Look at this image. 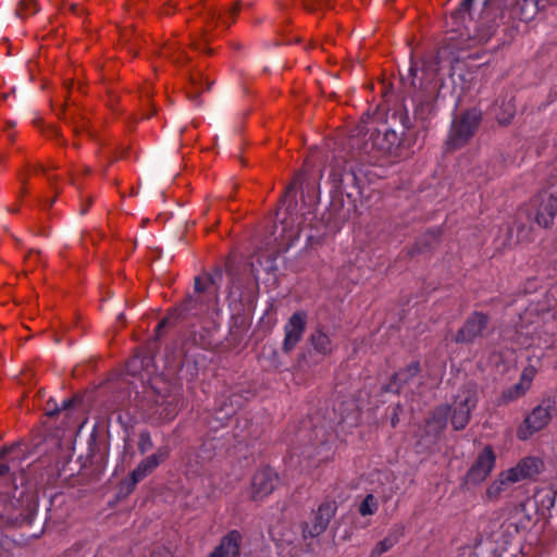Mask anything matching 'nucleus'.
Instances as JSON below:
<instances>
[{"label":"nucleus","mask_w":557,"mask_h":557,"mask_svg":"<svg viewBox=\"0 0 557 557\" xmlns=\"http://www.w3.org/2000/svg\"><path fill=\"white\" fill-rule=\"evenodd\" d=\"M540 314L537 308L530 306L519 315V322L515 325L513 334H518L517 343L521 347H529L541 338V334H553L545 327V317Z\"/></svg>","instance_id":"obj_1"},{"label":"nucleus","mask_w":557,"mask_h":557,"mask_svg":"<svg viewBox=\"0 0 557 557\" xmlns=\"http://www.w3.org/2000/svg\"><path fill=\"white\" fill-rule=\"evenodd\" d=\"M437 65L428 66L425 63L422 67V79L424 83H420L421 90L417 92L412 101L416 106V115L421 120H425L434 108V101L438 92V81L436 79Z\"/></svg>","instance_id":"obj_2"},{"label":"nucleus","mask_w":557,"mask_h":557,"mask_svg":"<svg viewBox=\"0 0 557 557\" xmlns=\"http://www.w3.org/2000/svg\"><path fill=\"white\" fill-rule=\"evenodd\" d=\"M478 404V392L473 384L465 385L449 407L450 421L455 430H463Z\"/></svg>","instance_id":"obj_3"},{"label":"nucleus","mask_w":557,"mask_h":557,"mask_svg":"<svg viewBox=\"0 0 557 557\" xmlns=\"http://www.w3.org/2000/svg\"><path fill=\"white\" fill-rule=\"evenodd\" d=\"M481 122V112L476 109L466 111L453 122L448 146L453 149L463 146L476 131Z\"/></svg>","instance_id":"obj_4"},{"label":"nucleus","mask_w":557,"mask_h":557,"mask_svg":"<svg viewBox=\"0 0 557 557\" xmlns=\"http://www.w3.org/2000/svg\"><path fill=\"white\" fill-rule=\"evenodd\" d=\"M552 420V406L541 404L524 418L518 428L517 436L521 441L529 440L535 433L542 431Z\"/></svg>","instance_id":"obj_5"},{"label":"nucleus","mask_w":557,"mask_h":557,"mask_svg":"<svg viewBox=\"0 0 557 557\" xmlns=\"http://www.w3.org/2000/svg\"><path fill=\"white\" fill-rule=\"evenodd\" d=\"M531 208L534 210L536 223L548 227L557 213V193L555 190H543L531 200Z\"/></svg>","instance_id":"obj_6"},{"label":"nucleus","mask_w":557,"mask_h":557,"mask_svg":"<svg viewBox=\"0 0 557 557\" xmlns=\"http://www.w3.org/2000/svg\"><path fill=\"white\" fill-rule=\"evenodd\" d=\"M170 455L168 446L160 447L154 454L143 459L125 480L128 492L133 491L137 483L151 474Z\"/></svg>","instance_id":"obj_7"},{"label":"nucleus","mask_w":557,"mask_h":557,"mask_svg":"<svg viewBox=\"0 0 557 557\" xmlns=\"http://www.w3.org/2000/svg\"><path fill=\"white\" fill-rule=\"evenodd\" d=\"M329 180L337 193L345 194L349 198L360 194L359 182L351 165L332 166Z\"/></svg>","instance_id":"obj_8"},{"label":"nucleus","mask_w":557,"mask_h":557,"mask_svg":"<svg viewBox=\"0 0 557 557\" xmlns=\"http://www.w3.org/2000/svg\"><path fill=\"white\" fill-rule=\"evenodd\" d=\"M278 482L277 473L269 467L258 469L250 484V497L252 500H262L268 497L276 487Z\"/></svg>","instance_id":"obj_9"},{"label":"nucleus","mask_w":557,"mask_h":557,"mask_svg":"<svg viewBox=\"0 0 557 557\" xmlns=\"http://www.w3.org/2000/svg\"><path fill=\"white\" fill-rule=\"evenodd\" d=\"M488 324V317L482 312L471 313L457 331L454 341L457 344H471L480 337Z\"/></svg>","instance_id":"obj_10"},{"label":"nucleus","mask_w":557,"mask_h":557,"mask_svg":"<svg viewBox=\"0 0 557 557\" xmlns=\"http://www.w3.org/2000/svg\"><path fill=\"white\" fill-rule=\"evenodd\" d=\"M307 313L305 311H296L290 315L284 325V341L282 349L285 354H289L302 338L307 325Z\"/></svg>","instance_id":"obj_11"},{"label":"nucleus","mask_w":557,"mask_h":557,"mask_svg":"<svg viewBox=\"0 0 557 557\" xmlns=\"http://www.w3.org/2000/svg\"><path fill=\"white\" fill-rule=\"evenodd\" d=\"M496 455L491 446H485L476 456L467 472V481L472 484L482 483L495 467Z\"/></svg>","instance_id":"obj_12"},{"label":"nucleus","mask_w":557,"mask_h":557,"mask_svg":"<svg viewBox=\"0 0 557 557\" xmlns=\"http://www.w3.org/2000/svg\"><path fill=\"white\" fill-rule=\"evenodd\" d=\"M335 510L336 507L333 503L321 504L310 520L305 522L302 528L304 537H315L322 534L335 515Z\"/></svg>","instance_id":"obj_13"},{"label":"nucleus","mask_w":557,"mask_h":557,"mask_svg":"<svg viewBox=\"0 0 557 557\" xmlns=\"http://www.w3.org/2000/svg\"><path fill=\"white\" fill-rule=\"evenodd\" d=\"M449 416V406L436 407L425 420L424 433L429 443H435L436 438L444 431Z\"/></svg>","instance_id":"obj_14"},{"label":"nucleus","mask_w":557,"mask_h":557,"mask_svg":"<svg viewBox=\"0 0 557 557\" xmlns=\"http://www.w3.org/2000/svg\"><path fill=\"white\" fill-rule=\"evenodd\" d=\"M242 542L243 534L238 530H232L221 539L208 557H239Z\"/></svg>","instance_id":"obj_15"},{"label":"nucleus","mask_w":557,"mask_h":557,"mask_svg":"<svg viewBox=\"0 0 557 557\" xmlns=\"http://www.w3.org/2000/svg\"><path fill=\"white\" fill-rule=\"evenodd\" d=\"M222 281V271L214 270L213 273H205L195 277V292L205 294L208 300H216L218 292Z\"/></svg>","instance_id":"obj_16"},{"label":"nucleus","mask_w":557,"mask_h":557,"mask_svg":"<svg viewBox=\"0 0 557 557\" xmlns=\"http://www.w3.org/2000/svg\"><path fill=\"white\" fill-rule=\"evenodd\" d=\"M372 148L382 154H392L399 146L398 134L388 127L371 134Z\"/></svg>","instance_id":"obj_17"},{"label":"nucleus","mask_w":557,"mask_h":557,"mask_svg":"<svg viewBox=\"0 0 557 557\" xmlns=\"http://www.w3.org/2000/svg\"><path fill=\"white\" fill-rule=\"evenodd\" d=\"M543 460L539 457L529 456L521 459L516 467L507 470V474L511 475L513 481L519 482L523 479L531 478L541 472Z\"/></svg>","instance_id":"obj_18"},{"label":"nucleus","mask_w":557,"mask_h":557,"mask_svg":"<svg viewBox=\"0 0 557 557\" xmlns=\"http://www.w3.org/2000/svg\"><path fill=\"white\" fill-rule=\"evenodd\" d=\"M403 535L404 527L400 524L393 525L388 530L386 536L375 544L369 557H382L383 554L391 550L399 542Z\"/></svg>","instance_id":"obj_19"},{"label":"nucleus","mask_w":557,"mask_h":557,"mask_svg":"<svg viewBox=\"0 0 557 557\" xmlns=\"http://www.w3.org/2000/svg\"><path fill=\"white\" fill-rule=\"evenodd\" d=\"M332 334V332L325 331L322 327L317 329L310 336V343L314 351L323 356L331 355L335 349Z\"/></svg>","instance_id":"obj_20"},{"label":"nucleus","mask_w":557,"mask_h":557,"mask_svg":"<svg viewBox=\"0 0 557 557\" xmlns=\"http://www.w3.org/2000/svg\"><path fill=\"white\" fill-rule=\"evenodd\" d=\"M516 483L511 475L507 474V470L498 474V476L487 486L485 497L490 502L497 500L504 492L508 490L510 484Z\"/></svg>","instance_id":"obj_21"},{"label":"nucleus","mask_w":557,"mask_h":557,"mask_svg":"<svg viewBox=\"0 0 557 557\" xmlns=\"http://www.w3.org/2000/svg\"><path fill=\"white\" fill-rule=\"evenodd\" d=\"M508 521L516 532L525 531L531 524V516L527 512L525 505L522 503L516 505L509 513Z\"/></svg>","instance_id":"obj_22"},{"label":"nucleus","mask_w":557,"mask_h":557,"mask_svg":"<svg viewBox=\"0 0 557 557\" xmlns=\"http://www.w3.org/2000/svg\"><path fill=\"white\" fill-rule=\"evenodd\" d=\"M198 301V299L194 297H189L185 300V302L182 305L180 309H175L172 312H169L166 317H164L157 325L156 333L158 336L161 335V330L176 321L180 315L184 313H189L195 309V304Z\"/></svg>","instance_id":"obj_23"},{"label":"nucleus","mask_w":557,"mask_h":557,"mask_svg":"<svg viewBox=\"0 0 557 557\" xmlns=\"http://www.w3.org/2000/svg\"><path fill=\"white\" fill-rule=\"evenodd\" d=\"M523 3L520 4L519 2H517L513 7H512V14L520 18V20H528L532 16V14L534 13L531 12L530 14L527 12V9L528 7H533V8H537V9H543L544 8V4H543V0H532L531 2H529V0H522Z\"/></svg>","instance_id":"obj_24"},{"label":"nucleus","mask_w":557,"mask_h":557,"mask_svg":"<svg viewBox=\"0 0 557 557\" xmlns=\"http://www.w3.org/2000/svg\"><path fill=\"white\" fill-rule=\"evenodd\" d=\"M531 385V379L529 377L527 383L518 382L513 386L509 387L503 393V398L507 401L517 399L525 394Z\"/></svg>","instance_id":"obj_25"},{"label":"nucleus","mask_w":557,"mask_h":557,"mask_svg":"<svg viewBox=\"0 0 557 557\" xmlns=\"http://www.w3.org/2000/svg\"><path fill=\"white\" fill-rule=\"evenodd\" d=\"M516 112L515 104L512 100H508L507 102H503L499 107V111L496 112V119L500 124H508L512 120Z\"/></svg>","instance_id":"obj_26"},{"label":"nucleus","mask_w":557,"mask_h":557,"mask_svg":"<svg viewBox=\"0 0 557 557\" xmlns=\"http://www.w3.org/2000/svg\"><path fill=\"white\" fill-rule=\"evenodd\" d=\"M379 503L372 494H368L359 505V513L363 517L372 516L376 512Z\"/></svg>","instance_id":"obj_27"},{"label":"nucleus","mask_w":557,"mask_h":557,"mask_svg":"<svg viewBox=\"0 0 557 557\" xmlns=\"http://www.w3.org/2000/svg\"><path fill=\"white\" fill-rule=\"evenodd\" d=\"M418 372H419V363L412 362L404 371L396 373L395 380L397 382L403 383V382L407 381L409 377L416 376L418 374Z\"/></svg>","instance_id":"obj_28"},{"label":"nucleus","mask_w":557,"mask_h":557,"mask_svg":"<svg viewBox=\"0 0 557 557\" xmlns=\"http://www.w3.org/2000/svg\"><path fill=\"white\" fill-rule=\"evenodd\" d=\"M137 446L141 455L146 454L153 447V442L149 432L145 431L139 434Z\"/></svg>","instance_id":"obj_29"},{"label":"nucleus","mask_w":557,"mask_h":557,"mask_svg":"<svg viewBox=\"0 0 557 557\" xmlns=\"http://www.w3.org/2000/svg\"><path fill=\"white\" fill-rule=\"evenodd\" d=\"M12 451V448H3L0 450V478L9 473L10 466H9V454Z\"/></svg>","instance_id":"obj_30"},{"label":"nucleus","mask_w":557,"mask_h":557,"mask_svg":"<svg viewBox=\"0 0 557 557\" xmlns=\"http://www.w3.org/2000/svg\"><path fill=\"white\" fill-rule=\"evenodd\" d=\"M305 8L309 11H315L318 9H322L324 7H327L330 3V0H301Z\"/></svg>","instance_id":"obj_31"},{"label":"nucleus","mask_w":557,"mask_h":557,"mask_svg":"<svg viewBox=\"0 0 557 557\" xmlns=\"http://www.w3.org/2000/svg\"><path fill=\"white\" fill-rule=\"evenodd\" d=\"M474 0H462L459 8L453 13V17L462 18L470 10Z\"/></svg>","instance_id":"obj_32"},{"label":"nucleus","mask_w":557,"mask_h":557,"mask_svg":"<svg viewBox=\"0 0 557 557\" xmlns=\"http://www.w3.org/2000/svg\"><path fill=\"white\" fill-rule=\"evenodd\" d=\"M37 11L36 4L33 2H23L18 13L21 15L34 14Z\"/></svg>","instance_id":"obj_33"},{"label":"nucleus","mask_w":557,"mask_h":557,"mask_svg":"<svg viewBox=\"0 0 557 557\" xmlns=\"http://www.w3.org/2000/svg\"><path fill=\"white\" fill-rule=\"evenodd\" d=\"M193 90L188 91V97L191 101H194L197 106L199 104V101H198V94H199V89H200V82H196V81H193Z\"/></svg>","instance_id":"obj_34"},{"label":"nucleus","mask_w":557,"mask_h":557,"mask_svg":"<svg viewBox=\"0 0 557 557\" xmlns=\"http://www.w3.org/2000/svg\"><path fill=\"white\" fill-rule=\"evenodd\" d=\"M150 557H173V555L166 547H157L153 549Z\"/></svg>","instance_id":"obj_35"},{"label":"nucleus","mask_w":557,"mask_h":557,"mask_svg":"<svg viewBox=\"0 0 557 557\" xmlns=\"http://www.w3.org/2000/svg\"><path fill=\"white\" fill-rule=\"evenodd\" d=\"M399 411H400V406L397 405L393 408V416L391 418V424L392 426H396L397 423L399 422Z\"/></svg>","instance_id":"obj_36"},{"label":"nucleus","mask_w":557,"mask_h":557,"mask_svg":"<svg viewBox=\"0 0 557 557\" xmlns=\"http://www.w3.org/2000/svg\"><path fill=\"white\" fill-rule=\"evenodd\" d=\"M491 35L492 33L491 32H487L483 35H475V40L479 42V44H483V42H486L490 38H491Z\"/></svg>","instance_id":"obj_37"},{"label":"nucleus","mask_w":557,"mask_h":557,"mask_svg":"<svg viewBox=\"0 0 557 557\" xmlns=\"http://www.w3.org/2000/svg\"><path fill=\"white\" fill-rule=\"evenodd\" d=\"M299 184V178L296 177L292 184L286 188V196H289L294 189L296 188V186Z\"/></svg>","instance_id":"obj_38"},{"label":"nucleus","mask_w":557,"mask_h":557,"mask_svg":"<svg viewBox=\"0 0 557 557\" xmlns=\"http://www.w3.org/2000/svg\"><path fill=\"white\" fill-rule=\"evenodd\" d=\"M529 377H530L531 380L533 379V372H532V370H531L530 372H528L527 370H525V371H523V373H522L521 379H520V381H519V382L527 383V381H528V379H529Z\"/></svg>","instance_id":"obj_39"},{"label":"nucleus","mask_w":557,"mask_h":557,"mask_svg":"<svg viewBox=\"0 0 557 557\" xmlns=\"http://www.w3.org/2000/svg\"><path fill=\"white\" fill-rule=\"evenodd\" d=\"M75 398L65 399L62 403V409L66 410L67 408L72 407L75 404Z\"/></svg>","instance_id":"obj_40"},{"label":"nucleus","mask_w":557,"mask_h":557,"mask_svg":"<svg viewBox=\"0 0 557 557\" xmlns=\"http://www.w3.org/2000/svg\"><path fill=\"white\" fill-rule=\"evenodd\" d=\"M549 186H550V188L557 187V170H556V173L552 176V178L549 181Z\"/></svg>","instance_id":"obj_41"},{"label":"nucleus","mask_w":557,"mask_h":557,"mask_svg":"<svg viewBox=\"0 0 557 557\" xmlns=\"http://www.w3.org/2000/svg\"><path fill=\"white\" fill-rule=\"evenodd\" d=\"M552 508L557 511V491L553 494Z\"/></svg>","instance_id":"obj_42"},{"label":"nucleus","mask_w":557,"mask_h":557,"mask_svg":"<svg viewBox=\"0 0 557 557\" xmlns=\"http://www.w3.org/2000/svg\"><path fill=\"white\" fill-rule=\"evenodd\" d=\"M60 410H61L60 408L51 409V410H49V411H48V414H49V416H54V414H57Z\"/></svg>","instance_id":"obj_43"},{"label":"nucleus","mask_w":557,"mask_h":557,"mask_svg":"<svg viewBox=\"0 0 557 557\" xmlns=\"http://www.w3.org/2000/svg\"><path fill=\"white\" fill-rule=\"evenodd\" d=\"M410 74H412L414 77L417 76V70H414L412 66L409 69Z\"/></svg>","instance_id":"obj_44"},{"label":"nucleus","mask_w":557,"mask_h":557,"mask_svg":"<svg viewBox=\"0 0 557 557\" xmlns=\"http://www.w3.org/2000/svg\"><path fill=\"white\" fill-rule=\"evenodd\" d=\"M236 11H237V7H235V8L233 9V12H231V13L233 14V13H235Z\"/></svg>","instance_id":"obj_45"},{"label":"nucleus","mask_w":557,"mask_h":557,"mask_svg":"<svg viewBox=\"0 0 557 557\" xmlns=\"http://www.w3.org/2000/svg\"><path fill=\"white\" fill-rule=\"evenodd\" d=\"M86 208L82 209V213L85 214L86 213Z\"/></svg>","instance_id":"obj_46"},{"label":"nucleus","mask_w":557,"mask_h":557,"mask_svg":"<svg viewBox=\"0 0 557 557\" xmlns=\"http://www.w3.org/2000/svg\"><path fill=\"white\" fill-rule=\"evenodd\" d=\"M295 556H296V554H295V555H293L292 557H295Z\"/></svg>","instance_id":"obj_47"}]
</instances>
